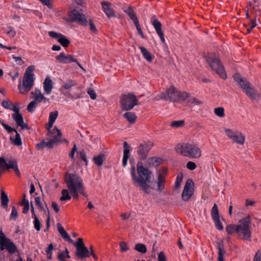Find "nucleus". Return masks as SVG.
Wrapping results in <instances>:
<instances>
[{
  "instance_id": "nucleus-20",
  "label": "nucleus",
  "mask_w": 261,
  "mask_h": 261,
  "mask_svg": "<svg viewBox=\"0 0 261 261\" xmlns=\"http://www.w3.org/2000/svg\"><path fill=\"white\" fill-rule=\"evenodd\" d=\"M75 256L81 259L89 257H90L89 249L85 246L78 247L76 249Z\"/></svg>"
},
{
  "instance_id": "nucleus-3",
  "label": "nucleus",
  "mask_w": 261,
  "mask_h": 261,
  "mask_svg": "<svg viewBox=\"0 0 261 261\" xmlns=\"http://www.w3.org/2000/svg\"><path fill=\"white\" fill-rule=\"evenodd\" d=\"M203 58L211 69L215 71L220 78L226 80L227 78L226 72L220 58L216 54L208 53L204 55Z\"/></svg>"
},
{
  "instance_id": "nucleus-35",
  "label": "nucleus",
  "mask_w": 261,
  "mask_h": 261,
  "mask_svg": "<svg viewBox=\"0 0 261 261\" xmlns=\"http://www.w3.org/2000/svg\"><path fill=\"white\" fill-rule=\"evenodd\" d=\"M53 142L50 141L49 139L47 142H45L43 140L41 142L36 144V148L37 149H43L44 147H47L49 148L53 147Z\"/></svg>"
},
{
  "instance_id": "nucleus-33",
  "label": "nucleus",
  "mask_w": 261,
  "mask_h": 261,
  "mask_svg": "<svg viewBox=\"0 0 261 261\" xmlns=\"http://www.w3.org/2000/svg\"><path fill=\"white\" fill-rule=\"evenodd\" d=\"M123 116V117L125 118L130 124L135 123L137 119V115L135 113L133 112H125Z\"/></svg>"
},
{
  "instance_id": "nucleus-11",
  "label": "nucleus",
  "mask_w": 261,
  "mask_h": 261,
  "mask_svg": "<svg viewBox=\"0 0 261 261\" xmlns=\"http://www.w3.org/2000/svg\"><path fill=\"white\" fill-rule=\"evenodd\" d=\"M68 16L70 22H76L84 26L88 25V20L86 15L83 13H80L75 9L69 12Z\"/></svg>"
},
{
  "instance_id": "nucleus-53",
  "label": "nucleus",
  "mask_w": 261,
  "mask_h": 261,
  "mask_svg": "<svg viewBox=\"0 0 261 261\" xmlns=\"http://www.w3.org/2000/svg\"><path fill=\"white\" fill-rule=\"evenodd\" d=\"M187 99V101L191 103H196L197 105H200L202 103V102L199 101L197 98L191 97L190 94L189 97Z\"/></svg>"
},
{
  "instance_id": "nucleus-5",
  "label": "nucleus",
  "mask_w": 261,
  "mask_h": 261,
  "mask_svg": "<svg viewBox=\"0 0 261 261\" xmlns=\"http://www.w3.org/2000/svg\"><path fill=\"white\" fill-rule=\"evenodd\" d=\"M174 150L176 153L190 158L198 159L201 155L200 149L189 143H178L175 146Z\"/></svg>"
},
{
  "instance_id": "nucleus-39",
  "label": "nucleus",
  "mask_w": 261,
  "mask_h": 261,
  "mask_svg": "<svg viewBox=\"0 0 261 261\" xmlns=\"http://www.w3.org/2000/svg\"><path fill=\"white\" fill-rule=\"evenodd\" d=\"M134 249L141 253H145L147 252L146 246L142 243L137 244L135 246Z\"/></svg>"
},
{
  "instance_id": "nucleus-50",
  "label": "nucleus",
  "mask_w": 261,
  "mask_h": 261,
  "mask_svg": "<svg viewBox=\"0 0 261 261\" xmlns=\"http://www.w3.org/2000/svg\"><path fill=\"white\" fill-rule=\"evenodd\" d=\"M62 133L61 132H58V134H57L56 135L53 136V138L52 139H49L50 141H53V145L55 143H57V142H60V138L62 136Z\"/></svg>"
},
{
  "instance_id": "nucleus-22",
  "label": "nucleus",
  "mask_w": 261,
  "mask_h": 261,
  "mask_svg": "<svg viewBox=\"0 0 261 261\" xmlns=\"http://www.w3.org/2000/svg\"><path fill=\"white\" fill-rule=\"evenodd\" d=\"M1 163L3 166V169L7 170L13 169L17 165V163L16 160L14 159L9 160L8 163H7L6 160L4 158H2V160Z\"/></svg>"
},
{
  "instance_id": "nucleus-44",
  "label": "nucleus",
  "mask_w": 261,
  "mask_h": 261,
  "mask_svg": "<svg viewBox=\"0 0 261 261\" xmlns=\"http://www.w3.org/2000/svg\"><path fill=\"white\" fill-rule=\"evenodd\" d=\"M183 178V175L182 173L177 175L176 178V181L174 184V188L175 190L178 189L180 187V185Z\"/></svg>"
},
{
  "instance_id": "nucleus-6",
  "label": "nucleus",
  "mask_w": 261,
  "mask_h": 261,
  "mask_svg": "<svg viewBox=\"0 0 261 261\" xmlns=\"http://www.w3.org/2000/svg\"><path fill=\"white\" fill-rule=\"evenodd\" d=\"M34 70L35 66L34 65L29 66L24 72L22 83L21 78L20 79L18 89L21 94L28 93L33 88L34 82V74L33 73V71Z\"/></svg>"
},
{
  "instance_id": "nucleus-12",
  "label": "nucleus",
  "mask_w": 261,
  "mask_h": 261,
  "mask_svg": "<svg viewBox=\"0 0 261 261\" xmlns=\"http://www.w3.org/2000/svg\"><path fill=\"white\" fill-rule=\"evenodd\" d=\"M225 132L227 136L234 143L243 145L245 142L244 136L240 132H233L229 128H225Z\"/></svg>"
},
{
  "instance_id": "nucleus-21",
  "label": "nucleus",
  "mask_w": 261,
  "mask_h": 261,
  "mask_svg": "<svg viewBox=\"0 0 261 261\" xmlns=\"http://www.w3.org/2000/svg\"><path fill=\"white\" fill-rule=\"evenodd\" d=\"M216 248L218 250V261H224V255L226 254V251L224 249V242L220 240L216 242Z\"/></svg>"
},
{
  "instance_id": "nucleus-7",
  "label": "nucleus",
  "mask_w": 261,
  "mask_h": 261,
  "mask_svg": "<svg viewBox=\"0 0 261 261\" xmlns=\"http://www.w3.org/2000/svg\"><path fill=\"white\" fill-rule=\"evenodd\" d=\"M64 180L68 190H83L85 188L83 179L75 173L66 172L64 174Z\"/></svg>"
},
{
  "instance_id": "nucleus-43",
  "label": "nucleus",
  "mask_w": 261,
  "mask_h": 261,
  "mask_svg": "<svg viewBox=\"0 0 261 261\" xmlns=\"http://www.w3.org/2000/svg\"><path fill=\"white\" fill-rule=\"evenodd\" d=\"M54 249V245L52 243L49 244L45 250L47 254V258L51 260L52 259V251Z\"/></svg>"
},
{
  "instance_id": "nucleus-1",
  "label": "nucleus",
  "mask_w": 261,
  "mask_h": 261,
  "mask_svg": "<svg viewBox=\"0 0 261 261\" xmlns=\"http://www.w3.org/2000/svg\"><path fill=\"white\" fill-rule=\"evenodd\" d=\"M130 170L133 183L137 184L145 193L149 194L150 191L148 183L150 181L152 172L148 169L143 167L141 161L138 162L137 165L138 176L136 175L135 166H132Z\"/></svg>"
},
{
  "instance_id": "nucleus-48",
  "label": "nucleus",
  "mask_w": 261,
  "mask_h": 261,
  "mask_svg": "<svg viewBox=\"0 0 261 261\" xmlns=\"http://www.w3.org/2000/svg\"><path fill=\"white\" fill-rule=\"evenodd\" d=\"M46 207L47 210V217L46 220V228L44 229V232H47L49 230V228L50 227V214L49 210L47 205L46 204Z\"/></svg>"
},
{
  "instance_id": "nucleus-23",
  "label": "nucleus",
  "mask_w": 261,
  "mask_h": 261,
  "mask_svg": "<svg viewBox=\"0 0 261 261\" xmlns=\"http://www.w3.org/2000/svg\"><path fill=\"white\" fill-rule=\"evenodd\" d=\"M123 156L122 159V165L123 167L126 166L127 163V161L129 158V154L130 152V146L128 143L125 141L123 143Z\"/></svg>"
},
{
  "instance_id": "nucleus-25",
  "label": "nucleus",
  "mask_w": 261,
  "mask_h": 261,
  "mask_svg": "<svg viewBox=\"0 0 261 261\" xmlns=\"http://www.w3.org/2000/svg\"><path fill=\"white\" fill-rule=\"evenodd\" d=\"M58 230L61 236V237L66 241H68L70 243H73V240L70 238L67 232L65 230L62 225L58 223L57 224Z\"/></svg>"
},
{
  "instance_id": "nucleus-8",
  "label": "nucleus",
  "mask_w": 261,
  "mask_h": 261,
  "mask_svg": "<svg viewBox=\"0 0 261 261\" xmlns=\"http://www.w3.org/2000/svg\"><path fill=\"white\" fill-rule=\"evenodd\" d=\"M120 103L121 110L125 111L131 110L135 106L140 105L136 96L131 92L122 94L120 98Z\"/></svg>"
},
{
  "instance_id": "nucleus-63",
  "label": "nucleus",
  "mask_w": 261,
  "mask_h": 261,
  "mask_svg": "<svg viewBox=\"0 0 261 261\" xmlns=\"http://www.w3.org/2000/svg\"><path fill=\"white\" fill-rule=\"evenodd\" d=\"M87 93L90 95V98L94 100L96 98V94L94 90L91 88H89L87 90Z\"/></svg>"
},
{
  "instance_id": "nucleus-31",
  "label": "nucleus",
  "mask_w": 261,
  "mask_h": 261,
  "mask_svg": "<svg viewBox=\"0 0 261 261\" xmlns=\"http://www.w3.org/2000/svg\"><path fill=\"white\" fill-rule=\"evenodd\" d=\"M139 49L143 57L149 62H151L154 59V56L152 55L147 49L143 46H140Z\"/></svg>"
},
{
  "instance_id": "nucleus-16",
  "label": "nucleus",
  "mask_w": 261,
  "mask_h": 261,
  "mask_svg": "<svg viewBox=\"0 0 261 261\" xmlns=\"http://www.w3.org/2000/svg\"><path fill=\"white\" fill-rule=\"evenodd\" d=\"M194 182L191 178H189L185 184L184 189L181 195L184 201H188L193 195V193L190 188L194 186Z\"/></svg>"
},
{
  "instance_id": "nucleus-34",
  "label": "nucleus",
  "mask_w": 261,
  "mask_h": 261,
  "mask_svg": "<svg viewBox=\"0 0 261 261\" xmlns=\"http://www.w3.org/2000/svg\"><path fill=\"white\" fill-rule=\"evenodd\" d=\"M105 160V155L103 153H100L98 155L94 156L92 159L94 164L98 167L101 166Z\"/></svg>"
},
{
  "instance_id": "nucleus-56",
  "label": "nucleus",
  "mask_w": 261,
  "mask_h": 261,
  "mask_svg": "<svg viewBox=\"0 0 261 261\" xmlns=\"http://www.w3.org/2000/svg\"><path fill=\"white\" fill-rule=\"evenodd\" d=\"M89 23L90 31L94 34H97L98 30L96 26L94 25L93 20L92 19H89Z\"/></svg>"
},
{
  "instance_id": "nucleus-29",
  "label": "nucleus",
  "mask_w": 261,
  "mask_h": 261,
  "mask_svg": "<svg viewBox=\"0 0 261 261\" xmlns=\"http://www.w3.org/2000/svg\"><path fill=\"white\" fill-rule=\"evenodd\" d=\"M165 182V177L161 173H159L158 176L157 191L160 192H162L164 190Z\"/></svg>"
},
{
  "instance_id": "nucleus-59",
  "label": "nucleus",
  "mask_w": 261,
  "mask_h": 261,
  "mask_svg": "<svg viewBox=\"0 0 261 261\" xmlns=\"http://www.w3.org/2000/svg\"><path fill=\"white\" fill-rule=\"evenodd\" d=\"M35 202L39 210H43V206L41 202V198L40 197H35Z\"/></svg>"
},
{
  "instance_id": "nucleus-57",
  "label": "nucleus",
  "mask_w": 261,
  "mask_h": 261,
  "mask_svg": "<svg viewBox=\"0 0 261 261\" xmlns=\"http://www.w3.org/2000/svg\"><path fill=\"white\" fill-rule=\"evenodd\" d=\"M36 105L37 103L34 101V100L31 101L27 106V109L28 111L31 113L33 112Z\"/></svg>"
},
{
  "instance_id": "nucleus-9",
  "label": "nucleus",
  "mask_w": 261,
  "mask_h": 261,
  "mask_svg": "<svg viewBox=\"0 0 261 261\" xmlns=\"http://www.w3.org/2000/svg\"><path fill=\"white\" fill-rule=\"evenodd\" d=\"M6 249L11 255L19 252L17 246L9 238L6 237L2 229L0 230V250Z\"/></svg>"
},
{
  "instance_id": "nucleus-2",
  "label": "nucleus",
  "mask_w": 261,
  "mask_h": 261,
  "mask_svg": "<svg viewBox=\"0 0 261 261\" xmlns=\"http://www.w3.org/2000/svg\"><path fill=\"white\" fill-rule=\"evenodd\" d=\"M251 217L247 216L239 221L238 224H230L226 225V231L228 234L232 235L236 232L238 237L243 240L251 241Z\"/></svg>"
},
{
  "instance_id": "nucleus-42",
  "label": "nucleus",
  "mask_w": 261,
  "mask_h": 261,
  "mask_svg": "<svg viewBox=\"0 0 261 261\" xmlns=\"http://www.w3.org/2000/svg\"><path fill=\"white\" fill-rule=\"evenodd\" d=\"M77 155L79 156V157L85 162V165H88V161L86 158V154L84 149H82V150H80L79 151L77 152Z\"/></svg>"
},
{
  "instance_id": "nucleus-28",
  "label": "nucleus",
  "mask_w": 261,
  "mask_h": 261,
  "mask_svg": "<svg viewBox=\"0 0 261 261\" xmlns=\"http://www.w3.org/2000/svg\"><path fill=\"white\" fill-rule=\"evenodd\" d=\"M175 92V87L174 86L166 90V92H162L160 95V98L161 99H169L170 101V97H172L173 93Z\"/></svg>"
},
{
  "instance_id": "nucleus-13",
  "label": "nucleus",
  "mask_w": 261,
  "mask_h": 261,
  "mask_svg": "<svg viewBox=\"0 0 261 261\" xmlns=\"http://www.w3.org/2000/svg\"><path fill=\"white\" fill-rule=\"evenodd\" d=\"M48 35L53 39H57L58 42L65 48L68 47L70 43L69 38L61 33L55 31H49Z\"/></svg>"
},
{
  "instance_id": "nucleus-62",
  "label": "nucleus",
  "mask_w": 261,
  "mask_h": 261,
  "mask_svg": "<svg viewBox=\"0 0 261 261\" xmlns=\"http://www.w3.org/2000/svg\"><path fill=\"white\" fill-rule=\"evenodd\" d=\"M73 245L75 246L76 249L77 247H81L83 246H85V244L84 243L83 239L79 238L77 239L76 242L75 243H73Z\"/></svg>"
},
{
  "instance_id": "nucleus-46",
  "label": "nucleus",
  "mask_w": 261,
  "mask_h": 261,
  "mask_svg": "<svg viewBox=\"0 0 261 261\" xmlns=\"http://www.w3.org/2000/svg\"><path fill=\"white\" fill-rule=\"evenodd\" d=\"M215 114L220 117H223L225 116L224 109L222 107L216 108L214 109Z\"/></svg>"
},
{
  "instance_id": "nucleus-64",
  "label": "nucleus",
  "mask_w": 261,
  "mask_h": 261,
  "mask_svg": "<svg viewBox=\"0 0 261 261\" xmlns=\"http://www.w3.org/2000/svg\"><path fill=\"white\" fill-rule=\"evenodd\" d=\"M253 261H261V250L256 252Z\"/></svg>"
},
{
  "instance_id": "nucleus-49",
  "label": "nucleus",
  "mask_w": 261,
  "mask_h": 261,
  "mask_svg": "<svg viewBox=\"0 0 261 261\" xmlns=\"http://www.w3.org/2000/svg\"><path fill=\"white\" fill-rule=\"evenodd\" d=\"M33 223L35 229L37 231H40L41 228L42 224L38 218H35Z\"/></svg>"
},
{
  "instance_id": "nucleus-47",
  "label": "nucleus",
  "mask_w": 261,
  "mask_h": 261,
  "mask_svg": "<svg viewBox=\"0 0 261 261\" xmlns=\"http://www.w3.org/2000/svg\"><path fill=\"white\" fill-rule=\"evenodd\" d=\"M185 124V121L184 120L173 121L171 123V126L173 127H179L184 126Z\"/></svg>"
},
{
  "instance_id": "nucleus-15",
  "label": "nucleus",
  "mask_w": 261,
  "mask_h": 261,
  "mask_svg": "<svg viewBox=\"0 0 261 261\" xmlns=\"http://www.w3.org/2000/svg\"><path fill=\"white\" fill-rule=\"evenodd\" d=\"M2 125L8 134H11L13 132H15L16 135L15 138L11 136L10 140L15 145L17 146H21L22 145L21 139L20 134L17 132V130L15 128L11 127L5 123H3Z\"/></svg>"
},
{
  "instance_id": "nucleus-32",
  "label": "nucleus",
  "mask_w": 261,
  "mask_h": 261,
  "mask_svg": "<svg viewBox=\"0 0 261 261\" xmlns=\"http://www.w3.org/2000/svg\"><path fill=\"white\" fill-rule=\"evenodd\" d=\"M151 22L152 24L153 25L156 33L160 32L162 31V23L156 18L155 15H153L151 17Z\"/></svg>"
},
{
  "instance_id": "nucleus-17",
  "label": "nucleus",
  "mask_w": 261,
  "mask_h": 261,
  "mask_svg": "<svg viewBox=\"0 0 261 261\" xmlns=\"http://www.w3.org/2000/svg\"><path fill=\"white\" fill-rule=\"evenodd\" d=\"M189 97V93L186 91L180 92L176 90L175 88V92L173 93L172 97H170V101L173 102H179L180 101H185L187 98Z\"/></svg>"
},
{
  "instance_id": "nucleus-36",
  "label": "nucleus",
  "mask_w": 261,
  "mask_h": 261,
  "mask_svg": "<svg viewBox=\"0 0 261 261\" xmlns=\"http://www.w3.org/2000/svg\"><path fill=\"white\" fill-rule=\"evenodd\" d=\"M77 85V83L75 80H69L63 86H62L61 88V90L64 89L65 90H69L72 87L75 86Z\"/></svg>"
},
{
  "instance_id": "nucleus-40",
  "label": "nucleus",
  "mask_w": 261,
  "mask_h": 261,
  "mask_svg": "<svg viewBox=\"0 0 261 261\" xmlns=\"http://www.w3.org/2000/svg\"><path fill=\"white\" fill-rule=\"evenodd\" d=\"M149 164L151 163L152 164V165L154 167H158L161 164L162 161V159L160 158L157 157H151L149 159Z\"/></svg>"
},
{
  "instance_id": "nucleus-52",
  "label": "nucleus",
  "mask_w": 261,
  "mask_h": 261,
  "mask_svg": "<svg viewBox=\"0 0 261 261\" xmlns=\"http://www.w3.org/2000/svg\"><path fill=\"white\" fill-rule=\"evenodd\" d=\"M136 26V28L137 29V30L138 31V34L140 35L142 39H145V36L144 35V33L142 31V28L140 26L139 21L134 24Z\"/></svg>"
},
{
  "instance_id": "nucleus-30",
  "label": "nucleus",
  "mask_w": 261,
  "mask_h": 261,
  "mask_svg": "<svg viewBox=\"0 0 261 261\" xmlns=\"http://www.w3.org/2000/svg\"><path fill=\"white\" fill-rule=\"evenodd\" d=\"M9 201V199L7 194L4 191L2 190L1 191V202L2 207L4 209H7L8 206Z\"/></svg>"
},
{
  "instance_id": "nucleus-19",
  "label": "nucleus",
  "mask_w": 261,
  "mask_h": 261,
  "mask_svg": "<svg viewBox=\"0 0 261 261\" xmlns=\"http://www.w3.org/2000/svg\"><path fill=\"white\" fill-rule=\"evenodd\" d=\"M12 117L17 126H20L21 129H29V126L24 122L23 116L21 114H12Z\"/></svg>"
},
{
  "instance_id": "nucleus-4",
  "label": "nucleus",
  "mask_w": 261,
  "mask_h": 261,
  "mask_svg": "<svg viewBox=\"0 0 261 261\" xmlns=\"http://www.w3.org/2000/svg\"><path fill=\"white\" fill-rule=\"evenodd\" d=\"M233 79L237 85L241 88L246 95L251 99L254 100L258 96L257 91L254 87L239 72L235 73Z\"/></svg>"
},
{
  "instance_id": "nucleus-37",
  "label": "nucleus",
  "mask_w": 261,
  "mask_h": 261,
  "mask_svg": "<svg viewBox=\"0 0 261 261\" xmlns=\"http://www.w3.org/2000/svg\"><path fill=\"white\" fill-rule=\"evenodd\" d=\"M211 216L213 220L220 218L219 210L216 203H215L212 207L211 210Z\"/></svg>"
},
{
  "instance_id": "nucleus-51",
  "label": "nucleus",
  "mask_w": 261,
  "mask_h": 261,
  "mask_svg": "<svg viewBox=\"0 0 261 261\" xmlns=\"http://www.w3.org/2000/svg\"><path fill=\"white\" fill-rule=\"evenodd\" d=\"M214 222L215 227L219 230H222L224 228L222 223L220 222V218L213 220Z\"/></svg>"
},
{
  "instance_id": "nucleus-55",
  "label": "nucleus",
  "mask_w": 261,
  "mask_h": 261,
  "mask_svg": "<svg viewBox=\"0 0 261 261\" xmlns=\"http://www.w3.org/2000/svg\"><path fill=\"white\" fill-rule=\"evenodd\" d=\"M119 246L120 248V251L122 252H126L127 251H128L129 249V248L127 246L126 243L124 242H120L119 243Z\"/></svg>"
},
{
  "instance_id": "nucleus-10",
  "label": "nucleus",
  "mask_w": 261,
  "mask_h": 261,
  "mask_svg": "<svg viewBox=\"0 0 261 261\" xmlns=\"http://www.w3.org/2000/svg\"><path fill=\"white\" fill-rule=\"evenodd\" d=\"M153 146V144L150 141H144L139 145L137 152L140 160L144 161L147 158L148 153Z\"/></svg>"
},
{
  "instance_id": "nucleus-26",
  "label": "nucleus",
  "mask_w": 261,
  "mask_h": 261,
  "mask_svg": "<svg viewBox=\"0 0 261 261\" xmlns=\"http://www.w3.org/2000/svg\"><path fill=\"white\" fill-rule=\"evenodd\" d=\"M53 81L49 77H46L43 82V88L44 92L47 94L51 93L52 89L53 88Z\"/></svg>"
},
{
  "instance_id": "nucleus-27",
  "label": "nucleus",
  "mask_w": 261,
  "mask_h": 261,
  "mask_svg": "<svg viewBox=\"0 0 261 261\" xmlns=\"http://www.w3.org/2000/svg\"><path fill=\"white\" fill-rule=\"evenodd\" d=\"M82 190L83 191H81V190L75 189L69 190V191L74 199L79 200V194H81L82 196L86 198L88 197L87 193L85 191V188H83Z\"/></svg>"
},
{
  "instance_id": "nucleus-18",
  "label": "nucleus",
  "mask_w": 261,
  "mask_h": 261,
  "mask_svg": "<svg viewBox=\"0 0 261 261\" xmlns=\"http://www.w3.org/2000/svg\"><path fill=\"white\" fill-rule=\"evenodd\" d=\"M102 8L108 18L116 17L114 9L111 7V3L106 1L101 2Z\"/></svg>"
},
{
  "instance_id": "nucleus-41",
  "label": "nucleus",
  "mask_w": 261,
  "mask_h": 261,
  "mask_svg": "<svg viewBox=\"0 0 261 261\" xmlns=\"http://www.w3.org/2000/svg\"><path fill=\"white\" fill-rule=\"evenodd\" d=\"M62 196L60 197L61 201H66L70 200L71 198V196L69 194V192L67 189H63L62 192Z\"/></svg>"
},
{
  "instance_id": "nucleus-38",
  "label": "nucleus",
  "mask_w": 261,
  "mask_h": 261,
  "mask_svg": "<svg viewBox=\"0 0 261 261\" xmlns=\"http://www.w3.org/2000/svg\"><path fill=\"white\" fill-rule=\"evenodd\" d=\"M256 16H255L254 18L252 20H250V24L251 26L249 27L248 24H244V25L247 29V31L248 34H250L252 32V30L257 26V24L256 23Z\"/></svg>"
},
{
  "instance_id": "nucleus-58",
  "label": "nucleus",
  "mask_w": 261,
  "mask_h": 261,
  "mask_svg": "<svg viewBox=\"0 0 261 261\" xmlns=\"http://www.w3.org/2000/svg\"><path fill=\"white\" fill-rule=\"evenodd\" d=\"M38 92L39 94L36 95L34 100V101H35L37 104L41 102L43 100V99H44V95L39 90H38Z\"/></svg>"
},
{
  "instance_id": "nucleus-60",
  "label": "nucleus",
  "mask_w": 261,
  "mask_h": 261,
  "mask_svg": "<svg viewBox=\"0 0 261 261\" xmlns=\"http://www.w3.org/2000/svg\"><path fill=\"white\" fill-rule=\"evenodd\" d=\"M89 251L90 256H92L95 260H97L98 258L96 254L95 253L94 247L92 245H91L90 246Z\"/></svg>"
},
{
  "instance_id": "nucleus-61",
  "label": "nucleus",
  "mask_w": 261,
  "mask_h": 261,
  "mask_svg": "<svg viewBox=\"0 0 261 261\" xmlns=\"http://www.w3.org/2000/svg\"><path fill=\"white\" fill-rule=\"evenodd\" d=\"M2 105L5 109L9 110L11 109V106H13V103L9 100H4Z\"/></svg>"
},
{
  "instance_id": "nucleus-14",
  "label": "nucleus",
  "mask_w": 261,
  "mask_h": 261,
  "mask_svg": "<svg viewBox=\"0 0 261 261\" xmlns=\"http://www.w3.org/2000/svg\"><path fill=\"white\" fill-rule=\"evenodd\" d=\"M55 58L60 63L69 64L74 62L76 63L81 68H83L81 64L72 55H66L64 53H61L59 55L56 56Z\"/></svg>"
},
{
  "instance_id": "nucleus-45",
  "label": "nucleus",
  "mask_w": 261,
  "mask_h": 261,
  "mask_svg": "<svg viewBox=\"0 0 261 261\" xmlns=\"http://www.w3.org/2000/svg\"><path fill=\"white\" fill-rule=\"evenodd\" d=\"M18 217V213L17 208L15 206L12 207V212L10 215V220H16Z\"/></svg>"
},
{
  "instance_id": "nucleus-24",
  "label": "nucleus",
  "mask_w": 261,
  "mask_h": 261,
  "mask_svg": "<svg viewBox=\"0 0 261 261\" xmlns=\"http://www.w3.org/2000/svg\"><path fill=\"white\" fill-rule=\"evenodd\" d=\"M127 16L130 18V19L133 21L134 23H136L139 22V19L138 17L134 11L133 8L132 6H128L127 9L124 10L123 11Z\"/></svg>"
},
{
  "instance_id": "nucleus-54",
  "label": "nucleus",
  "mask_w": 261,
  "mask_h": 261,
  "mask_svg": "<svg viewBox=\"0 0 261 261\" xmlns=\"http://www.w3.org/2000/svg\"><path fill=\"white\" fill-rule=\"evenodd\" d=\"M58 116V112L57 111H55L50 112L49 114L48 120L50 121H53V122H55Z\"/></svg>"
}]
</instances>
